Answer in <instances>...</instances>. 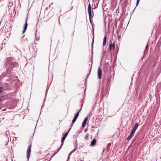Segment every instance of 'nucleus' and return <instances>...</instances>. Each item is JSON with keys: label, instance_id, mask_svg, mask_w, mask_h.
Segmentation results:
<instances>
[{"label": "nucleus", "instance_id": "obj_27", "mask_svg": "<svg viewBox=\"0 0 161 161\" xmlns=\"http://www.w3.org/2000/svg\"><path fill=\"white\" fill-rule=\"evenodd\" d=\"M88 130V129L87 128H86V129H85V130H84V131L85 132H86Z\"/></svg>", "mask_w": 161, "mask_h": 161}, {"label": "nucleus", "instance_id": "obj_13", "mask_svg": "<svg viewBox=\"0 0 161 161\" xmlns=\"http://www.w3.org/2000/svg\"><path fill=\"white\" fill-rule=\"evenodd\" d=\"M89 136V134L88 133L86 134L85 137V138H84L86 140H88V137Z\"/></svg>", "mask_w": 161, "mask_h": 161}, {"label": "nucleus", "instance_id": "obj_7", "mask_svg": "<svg viewBox=\"0 0 161 161\" xmlns=\"http://www.w3.org/2000/svg\"><path fill=\"white\" fill-rule=\"evenodd\" d=\"M115 47V44L114 43V42L113 43H112V42L110 41V43H109V48L111 50L114 49Z\"/></svg>", "mask_w": 161, "mask_h": 161}, {"label": "nucleus", "instance_id": "obj_14", "mask_svg": "<svg viewBox=\"0 0 161 161\" xmlns=\"http://www.w3.org/2000/svg\"><path fill=\"white\" fill-rule=\"evenodd\" d=\"M76 150V148H75L74 149H73V150L71 151V152L69 154V155L68 158L69 157V156L70 155V154H71V153L74 152Z\"/></svg>", "mask_w": 161, "mask_h": 161}, {"label": "nucleus", "instance_id": "obj_19", "mask_svg": "<svg viewBox=\"0 0 161 161\" xmlns=\"http://www.w3.org/2000/svg\"><path fill=\"white\" fill-rule=\"evenodd\" d=\"M63 145H62V144H61V146L60 147V148L58 149V150L57 152L56 153H57L62 148V146Z\"/></svg>", "mask_w": 161, "mask_h": 161}, {"label": "nucleus", "instance_id": "obj_28", "mask_svg": "<svg viewBox=\"0 0 161 161\" xmlns=\"http://www.w3.org/2000/svg\"><path fill=\"white\" fill-rule=\"evenodd\" d=\"M74 32L75 31H74L73 33L72 34V36H74Z\"/></svg>", "mask_w": 161, "mask_h": 161}, {"label": "nucleus", "instance_id": "obj_24", "mask_svg": "<svg viewBox=\"0 0 161 161\" xmlns=\"http://www.w3.org/2000/svg\"><path fill=\"white\" fill-rule=\"evenodd\" d=\"M78 116L76 114H75V117H74L75 118H76L77 119V118L78 117Z\"/></svg>", "mask_w": 161, "mask_h": 161}, {"label": "nucleus", "instance_id": "obj_3", "mask_svg": "<svg viewBox=\"0 0 161 161\" xmlns=\"http://www.w3.org/2000/svg\"><path fill=\"white\" fill-rule=\"evenodd\" d=\"M31 145L30 144L28 147L27 150V157L28 159H29L30 155L31 152Z\"/></svg>", "mask_w": 161, "mask_h": 161}, {"label": "nucleus", "instance_id": "obj_15", "mask_svg": "<svg viewBox=\"0 0 161 161\" xmlns=\"http://www.w3.org/2000/svg\"><path fill=\"white\" fill-rule=\"evenodd\" d=\"M4 88L3 87L0 86V93H2L3 91Z\"/></svg>", "mask_w": 161, "mask_h": 161}, {"label": "nucleus", "instance_id": "obj_29", "mask_svg": "<svg viewBox=\"0 0 161 161\" xmlns=\"http://www.w3.org/2000/svg\"><path fill=\"white\" fill-rule=\"evenodd\" d=\"M2 100V99L0 98V102H1V100Z\"/></svg>", "mask_w": 161, "mask_h": 161}, {"label": "nucleus", "instance_id": "obj_5", "mask_svg": "<svg viewBox=\"0 0 161 161\" xmlns=\"http://www.w3.org/2000/svg\"><path fill=\"white\" fill-rule=\"evenodd\" d=\"M71 128L63 136L62 138L61 139V142L62 143V145H63L64 144V141L65 139L66 138V137L67 136Z\"/></svg>", "mask_w": 161, "mask_h": 161}, {"label": "nucleus", "instance_id": "obj_30", "mask_svg": "<svg viewBox=\"0 0 161 161\" xmlns=\"http://www.w3.org/2000/svg\"><path fill=\"white\" fill-rule=\"evenodd\" d=\"M80 161H83V160H80Z\"/></svg>", "mask_w": 161, "mask_h": 161}, {"label": "nucleus", "instance_id": "obj_9", "mask_svg": "<svg viewBox=\"0 0 161 161\" xmlns=\"http://www.w3.org/2000/svg\"><path fill=\"white\" fill-rule=\"evenodd\" d=\"M106 42H107V36L106 35H105L104 39H103V46H104L105 45H106Z\"/></svg>", "mask_w": 161, "mask_h": 161}, {"label": "nucleus", "instance_id": "obj_11", "mask_svg": "<svg viewBox=\"0 0 161 161\" xmlns=\"http://www.w3.org/2000/svg\"><path fill=\"white\" fill-rule=\"evenodd\" d=\"M133 134H132V133L131 132V134L130 135L127 137V139L128 140H130L131 138L132 137V135Z\"/></svg>", "mask_w": 161, "mask_h": 161}, {"label": "nucleus", "instance_id": "obj_20", "mask_svg": "<svg viewBox=\"0 0 161 161\" xmlns=\"http://www.w3.org/2000/svg\"><path fill=\"white\" fill-rule=\"evenodd\" d=\"M87 120H88V118H87V117H86L85 118L84 121H85V122H87Z\"/></svg>", "mask_w": 161, "mask_h": 161}, {"label": "nucleus", "instance_id": "obj_4", "mask_svg": "<svg viewBox=\"0 0 161 161\" xmlns=\"http://www.w3.org/2000/svg\"><path fill=\"white\" fill-rule=\"evenodd\" d=\"M102 71L100 67H99L98 69V78L99 79H101L102 78Z\"/></svg>", "mask_w": 161, "mask_h": 161}, {"label": "nucleus", "instance_id": "obj_6", "mask_svg": "<svg viewBox=\"0 0 161 161\" xmlns=\"http://www.w3.org/2000/svg\"><path fill=\"white\" fill-rule=\"evenodd\" d=\"M138 124L137 123H136L135 124V126L133 128V129L131 130V132L132 133V134H133L136 131V130H137L138 127Z\"/></svg>", "mask_w": 161, "mask_h": 161}, {"label": "nucleus", "instance_id": "obj_26", "mask_svg": "<svg viewBox=\"0 0 161 161\" xmlns=\"http://www.w3.org/2000/svg\"><path fill=\"white\" fill-rule=\"evenodd\" d=\"M79 112H80V111H79L78 112H77V113H76V114L79 116Z\"/></svg>", "mask_w": 161, "mask_h": 161}, {"label": "nucleus", "instance_id": "obj_12", "mask_svg": "<svg viewBox=\"0 0 161 161\" xmlns=\"http://www.w3.org/2000/svg\"><path fill=\"white\" fill-rule=\"evenodd\" d=\"M86 122H85V121H83L82 123V128H84L86 124Z\"/></svg>", "mask_w": 161, "mask_h": 161}, {"label": "nucleus", "instance_id": "obj_23", "mask_svg": "<svg viewBox=\"0 0 161 161\" xmlns=\"http://www.w3.org/2000/svg\"><path fill=\"white\" fill-rule=\"evenodd\" d=\"M78 116L76 114H75V117H74L75 118H76L77 119V118L78 117Z\"/></svg>", "mask_w": 161, "mask_h": 161}, {"label": "nucleus", "instance_id": "obj_21", "mask_svg": "<svg viewBox=\"0 0 161 161\" xmlns=\"http://www.w3.org/2000/svg\"><path fill=\"white\" fill-rule=\"evenodd\" d=\"M140 0H137L136 2V6L138 5L139 2Z\"/></svg>", "mask_w": 161, "mask_h": 161}, {"label": "nucleus", "instance_id": "obj_8", "mask_svg": "<svg viewBox=\"0 0 161 161\" xmlns=\"http://www.w3.org/2000/svg\"><path fill=\"white\" fill-rule=\"evenodd\" d=\"M27 19H26V21H25L26 23L25 24L24 29L23 31V33H24L25 32V31H26V30L27 26Z\"/></svg>", "mask_w": 161, "mask_h": 161}, {"label": "nucleus", "instance_id": "obj_1", "mask_svg": "<svg viewBox=\"0 0 161 161\" xmlns=\"http://www.w3.org/2000/svg\"><path fill=\"white\" fill-rule=\"evenodd\" d=\"M6 60V67L8 71H11L16 69L18 64L14 58L12 57H8L7 58Z\"/></svg>", "mask_w": 161, "mask_h": 161}, {"label": "nucleus", "instance_id": "obj_2", "mask_svg": "<svg viewBox=\"0 0 161 161\" xmlns=\"http://www.w3.org/2000/svg\"><path fill=\"white\" fill-rule=\"evenodd\" d=\"M88 12L89 17L90 21V22H91L92 13L91 11V7L90 3H89L88 6Z\"/></svg>", "mask_w": 161, "mask_h": 161}, {"label": "nucleus", "instance_id": "obj_16", "mask_svg": "<svg viewBox=\"0 0 161 161\" xmlns=\"http://www.w3.org/2000/svg\"><path fill=\"white\" fill-rule=\"evenodd\" d=\"M77 119L76 118L74 117L73 120H72V124H74L75 122L76 121V120Z\"/></svg>", "mask_w": 161, "mask_h": 161}, {"label": "nucleus", "instance_id": "obj_17", "mask_svg": "<svg viewBox=\"0 0 161 161\" xmlns=\"http://www.w3.org/2000/svg\"><path fill=\"white\" fill-rule=\"evenodd\" d=\"M97 6L95 5V4H94V6L92 8V10H93V9H95V8H97Z\"/></svg>", "mask_w": 161, "mask_h": 161}, {"label": "nucleus", "instance_id": "obj_10", "mask_svg": "<svg viewBox=\"0 0 161 161\" xmlns=\"http://www.w3.org/2000/svg\"><path fill=\"white\" fill-rule=\"evenodd\" d=\"M96 139H95V138L93 139L91 142V145L92 146H93L96 143Z\"/></svg>", "mask_w": 161, "mask_h": 161}, {"label": "nucleus", "instance_id": "obj_25", "mask_svg": "<svg viewBox=\"0 0 161 161\" xmlns=\"http://www.w3.org/2000/svg\"><path fill=\"white\" fill-rule=\"evenodd\" d=\"M93 42H94V39L93 40H92V47H93Z\"/></svg>", "mask_w": 161, "mask_h": 161}, {"label": "nucleus", "instance_id": "obj_18", "mask_svg": "<svg viewBox=\"0 0 161 161\" xmlns=\"http://www.w3.org/2000/svg\"><path fill=\"white\" fill-rule=\"evenodd\" d=\"M8 4H9V6H10V7H11L13 5V3L11 2H9Z\"/></svg>", "mask_w": 161, "mask_h": 161}, {"label": "nucleus", "instance_id": "obj_22", "mask_svg": "<svg viewBox=\"0 0 161 161\" xmlns=\"http://www.w3.org/2000/svg\"><path fill=\"white\" fill-rule=\"evenodd\" d=\"M148 47V44H147V45L146 46L145 49L146 50L147 49Z\"/></svg>", "mask_w": 161, "mask_h": 161}]
</instances>
